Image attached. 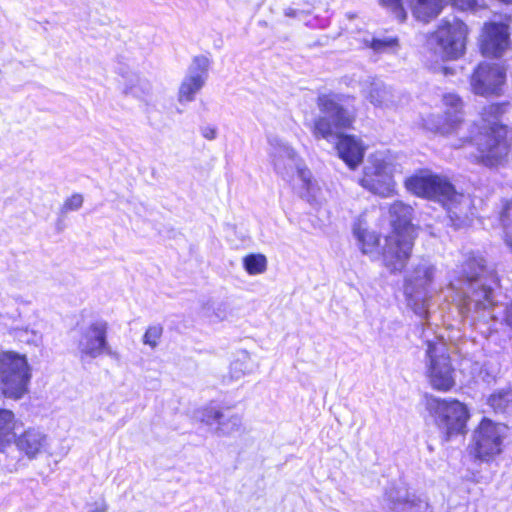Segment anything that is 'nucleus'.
<instances>
[{"label":"nucleus","mask_w":512,"mask_h":512,"mask_svg":"<svg viewBox=\"0 0 512 512\" xmlns=\"http://www.w3.org/2000/svg\"><path fill=\"white\" fill-rule=\"evenodd\" d=\"M507 427L484 418L472 435L471 449L475 458L490 462L503 451Z\"/></svg>","instance_id":"obj_11"},{"label":"nucleus","mask_w":512,"mask_h":512,"mask_svg":"<svg viewBox=\"0 0 512 512\" xmlns=\"http://www.w3.org/2000/svg\"><path fill=\"white\" fill-rule=\"evenodd\" d=\"M360 185L380 197H392L396 193V184L390 167L382 158L372 156L364 167Z\"/></svg>","instance_id":"obj_12"},{"label":"nucleus","mask_w":512,"mask_h":512,"mask_svg":"<svg viewBox=\"0 0 512 512\" xmlns=\"http://www.w3.org/2000/svg\"><path fill=\"white\" fill-rule=\"evenodd\" d=\"M363 43L366 47L371 48L376 53H384L394 50L398 47L397 38H376V37H365Z\"/></svg>","instance_id":"obj_31"},{"label":"nucleus","mask_w":512,"mask_h":512,"mask_svg":"<svg viewBox=\"0 0 512 512\" xmlns=\"http://www.w3.org/2000/svg\"><path fill=\"white\" fill-rule=\"evenodd\" d=\"M354 236L358 240V245L364 254L371 253L379 244V237L376 233L367 229L366 224L358 219L353 226Z\"/></svg>","instance_id":"obj_27"},{"label":"nucleus","mask_w":512,"mask_h":512,"mask_svg":"<svg viewBox=\"0 0 512 512\" xmlns=\"http://www.w3.org/2000/svg\"><path fill=\"white\" fill-rule=\"evenodd\" d=\"M503 113V104L492 103L483 107L476 124L477 133L460 138L473 142L477 148L476 161L488 167L499 165L509 152L508 130L500 123Z\"/></svg>","instance_id":"obj_3"},{"label":"nucleus","mask_w":512,"mask_h":512,"mask_svg":"<svg viewBox=\"0 0 512 512\" xmlns=\"http://www.w3.org/2000/svg\"><path fill=\"white\" fill-rule=\"evenodd\" d=\"M384 504L391 512H432L426 499L411 494L404 486H391L384 495Z\"/></svg>","instance_id":"obj_18"},{"label":"nucleus","mask_w":512,"mask_h":512,"mask_svg":"<svg viewBox=\"0 0 512 512\" xmlns=\"http://www.w3.org/2000/svg\"><path fill=\"white\" fill-rule=\"evenodd\" d=\"M285 14H286V16L292 17V16H295V11L293 9L289 8L285 11Z\"/></svg>","instance_id":"obj_41"},{"label":"nucleus","mask_w":512,"mask_h":512,"mask_svg":"<svg viewBox=\"0 0 512 512\" xmlns=\"http://www.w3.org/2000/svg\"><path fill=\"white\" fill-rule=\"evenodd\" d=\"M30 373L25 356L6 352L0 356V391L8 398L19 399L27 391Z\"/></svg>","instance_id":"obj_10"},{"label":"nucleus","mask_w":512,"mask_h":512,"mask_svg":"<svg viewBox=\"0 0 512 512\" xmlns=\"http://www.w3.org/2000/svg\"><path fill=\"white\" fill-rule=\"evenodd\" d=\"M425 406L447 438L466 432L469 413L461 402L426 395Z\"/></svg>","instance_id":"obj_8"},{"label":"nucleus","mask_w":512,"mask_h":512,"mask_svg":"<svg viewBox=\"0 0 512 512\" xmlns=\"http://www.w3.org/2000/svg\"><path fill=\"white\" fill-rule=\"evenodd\" d=\"M442 100L445 107L444 118L431 125L427 123V128L443 135L455 134L464 138L469 125L463 121L462 99L455 93H447Z\"/></svg>","instance_id":"obj_16"},{"label":"nucleus","mask_w":512,"mask_h":512,"mask_svg":"<svg viewBox=\"0 0 512 512\" xmlns=\"http://www.w3.org/2000/svg\"><path fill=\"white\" fill-rule=\"evenodd\" d=\"M344 97L337 94H322L317 98L321 112L314 122L313 134L328 141L340 134V130L352 126L354 115L343 106Z\"/></svg>","instance_id":"obj_6"},{"label":"nucleus","mask_w":512,"mask_h":512,"mask_svg":"<svg viewBox=\"0 0 512 512\" xmlns=\"http://www.w3.org/2000/svg\"><path fill=\"white\" fill-rule=\"evenodd\" d=\"M208 67L209 60L206 57L197 56L193 59L188 73L179 87L178 100L180 103L192 102L195 99V95L206 83Z\"/></svg>","instance_id":"obj_19"},{"label":"nucleus","mask_w":512,"mask_h":512,"mask_svg":"<svg viewBox=\"0 0 512 512\" xmlns=\"http://www.w3.org/2000/svg\"><path fill=\"white\" fill-rule=\"evenodd\" d=\"M83 196L79 193H75L71 195L69 198H67L62 207H61V213L67 214L71 211H77L79 210L83 205Z\"/></svg>","instance_id":"obj_35"},{"label":"nucleus","mask_w":512,"mask_h":512,"mask_svg":"<svg viewBox=\"0 0 512 512\" xmlns=\"http://www.w3.org/2000/svg\"><path fill=\"white\" fill-rule=\"evenodd\" d=\"M383 5L390 8L400 21L406 19V12L402 7L401 0H381Z\"/></svg>","instance_id":"obj_37"},{"label":"nucleus","mask_w":512,"mask_h":512,"mask_svg":"<svg viewBox=\"0 0 512 512\" xmlns=\"http://www.w3.org/2000/svg\"><path fill=\"white\" fill-rule=\"evenodd\" d=\"M505 83V72L497 64L483 62L473 71L469 79L473 94L483 97L499 96Z\"/></svg>","instance_id":"obj_14"},{"label":"nucleus","mask_w":512,"mask_h":512,"mask_svg":"<svg viewBox=\"0 0 512 512\" xmlns=\"http://www.w3.org/2000/svg\"><path fill=\"white\" fill-rule=\"evenodd\" d=\"M405 187L413 194L440 202L455 228L467 226L474 210L469 196L458 193L450 181L429 170H420L405 180Z\"/></svg>","instance_id":"obj_2"},{"label":"nucleus","mask_w":512,"mask_h":512,"mask_svg":"<svg viewBox=\"0 0 512 512\" xmlns=\"http://www.w3.org/2000/svg\"><path fill=\"white\" fill-rule=\"evenodd\" d=\"M108 323L96 320L82 329L78 340L80 358L95 359L103 353L112 354L107 340Z\"/></svg>","instance_id":"obj_17"},{"label":"nucleus","mask_w":512,"mask_h":512,"mask_svg":"<svg viewBox=\"0 0 512 512\" xmlns=\"http://www.w3.org/2000/svg\"><path fill=\"white\" fill-rule=\"evenodd\" d=\"M501 223L504 230V240L512 250V200L509 201L501 214Z\"/></svg>","instance_id":"obj_33"},{"label":"nucleus","mask_w":512,"mask_h":512,"mask_svg":"<svg viewBox=\"0 0 512 512\" xmlns=\"http://www.w3.org/2000/svg\"><path fill=\"white\" fill-rule=\"evenodd\" d=\"M162 334L163 327L161 325L157 324L149 326L143 335V343L154 349L157 347Z\"/></svg>","instance_id":"obj_34"},{"label":"nucleus","mask_w":512,"mask_h":512,"mask_svg":"<svg viewBox=\"0 0 512 512\" xmlns=\"http://www.w3.org/2000/svg\"><path fill=\"white\" fill-rule=\"evenodd\" d=\"M467 26L459 19H443L428 37L429 47L446 59H457L464 54Z\"/></svg>","instance_id":"obj_9"},{"label":"nucleus","mask_w":512,"mask_h":512,"mask_svg":"<svg viewBox=\"0 0 512 512\" xmlns=\"http://www.w3.org/2000/svg\"><path fill=\"white\" fill-rule=\"evenodd\" d=\"M336 149L339 157L348 165L355 169L363 160L365 147L362 141L352 135L338 134Z\"/></svg>","instance_id":"obj_21"},{"label":"nucleus","mask_w":512,"mask_h":512,"mask_svg":"<svg viewBox=\"0 0 512 512\" xmlns=\"http://www.w3.org/2000/svg\"><path fill=\"white\" fill-rule=\"evenodd\" d=\"M414 236L409 233L392 232L385 239L382 251L383 265L391 273L401 272L411 257Z\"/></svg>","instance_id":"obj_13"},{"label":"nucleus","mask_w":512,"mask_h":512,"mask_svg":"<svg viewBox=\"0 0 512 512\" xmlns=\"http://www.w3.org/2000/svg\"><path fill=\"white\" fill-rule=\"evenodd\" d=\"M199 420L209 427L217 424L213 433L219 437L240 435L245 430L241 415L216 406L204 407L199 412Z\"/></svg>","instance_id":"obj_15"},{"label":"nucleus","mask_w":512,"mask_h":512,"mask_svg":"<svg viewBox=\"0 0 512 512\" xmlns=\"http://www.w3.org/2000/svg\"><path fill=\"white\" fill-rule=\"evenodd\" d=\"M250 356L246 351L238 354L237 358L230 365V377L239 380L245 375L251 373Z\"/></svg>","instance_id":"obj_29"},{"label":"nucleus","mask_w":512,"mask_h":512,"mask_svg":"<svg viewBox=\"0 0 512 512\" xmlns=\"http://www.w3.org/2000/svg\"><path fill=\"white\" fill-rule=\"evenodd\" d=\"M436 276L437 267L428 259L413 263L405 273L403 292L407 305L421 318L428 313Z\"/></svg>","instance_id":"obj_5"},{"label":"nucleus","mask_w":512,"mask_h":512,"mask_svg":"<svg viewBox=\"0 0 512 512\" xmlns=\"http://www.w3.org/2000/svg\"><path fill=\"white\" fill-rule=\"evenodd\" d=\"M488 404L495 412H506L512 406V390L503 389L491 394Z\"/></svg>","instance_id":"obj_30"},{"label":"nucleus","mask_w":512,"mask_h":512,"mask_svg":"<svg viewBox=\"0 0 512 512\" xmlns=\"http://www.w3.org/2000/svg\"><path fill=\"white\" fill-rule=\"evenodd\" d=\"M425 363L426 376L433 389L447 392L455 385L454 369L443 339L427 341Z\"/></svg>","instance_id":"obj_7"},{"label":"nucleus","mask_w":512,"mask_h":512,"mask_svg":"<svg viewBox=\"0 0 512 512\" xmlns=\"http://www.w3.org/2000/svg\"><path fill=\"white\" fill-rule=\"evenodd\" d=\"M201 135L207 140H214L217 137V129L213 126H204L201 128Z\"/></svg>","instance_id":"obj_38"},{"label":"nucleus","mask_w":512,"mask_h":512,"mask_svg":"<svg viewBox=\"0 0 512 512\" xmlns=\"http://www.w3.org/2000/svg\"><path fill=\"white\" fill-rule=\"evenodd\" d=\"M510 45L508 26L503 23H489L484 27L481 50L486 56L500 57Z\"/></svg>","instance_id":"obj_20"},{"label":"nucleus","mask_w":512,"mask_h":512,"mask_svg":"<svg viewBox=\"0 0 512 512\" xmlns=\"http://www.w3.org/2000/svg\"><path fill=\"white\" fill-rule=\"evenodd\" d=\"M268 143L269 155L275 172L286 181L297 178L300 181L299 195L308 202L316 201L319 194L317 182L295 150L277 136H270Z\"/></svg>","instance_id":"obj_4"},{"label":"nucleus","mask_w":512,"mask_h":512,"mask_svg":"<svg viewBox=\"0 0 512 512\" xmlns=\"http://www.w3.org/2000/svg\"><path fill=\"white\" fill-rule=\"evenodd\" d=\"M446 0H413V15L423 22H429L442 10ZM461 9H470L476 5V0H453Z\"/></svg>","instance_id":"obj_22"},{"label":"nucleus","mask_w":512,"mask_h":512,"mask_svg":"<svg viewBox=\"0 0 512 512\" xmlns=\"http://www.w3.org/2000/svg\"><path fill=\"white\" fill-rule=\"evenodd\" d=\"M362 92L374 106L388 107L394 104L392 90L377 78H367L362 83Z\"/></svg>","instance_id":"obj_23"},{"label":"nucleus","mask_w":512,"mask_h":512,"mask_svg":"<svg viewBox=\"0 0 512 512\" xmlns=\"http://www.w3.org/2000/svg\"><path fill=\"white\" fill-rule=\"evenodd\" d=\"M485 263L482 256L473 252L463 255V260L457 266V276L448 285L455 292L453 301L457 303L460 313L472 320L494 319L492 309L497 303L495 288L499 280L495 271Z\"/></svg>","instance_id":"obj_1"},{"label":"nucleus","mask_w":512,"mask_h":512,"mask_svg":"<svg viewBox=\"0 0 512 512\" xmlns=\"http://www.w3.org/2000/svg\"><path fill=\"white\" fill-rule=\"evenodd\" d=\"M504 320L507 326L512 329V302L506 307Z\"/></svg>","instance_id":"obj_40"},{"label":"nucleus","mask_w":512,"mask_h":512,"mask_svg":"<svg viewBox=\"0 0 512 512\" xmlns=\"http://www.w3.org/2000/svg\"><path fill=\"white\" fill-rule=\"evenodd\" d=\"M243 265L250 275L262 274L267 269V259L262 254H250L244 257Z\"/></svg>","instance_id":"obj_32"},{"label":"nucleus","mask_w":512,"mask_h":512,"mask_svg":"<svg viewBox=\"0 0 512 512\" xmlns=\"http://www.w3.org/2000/svg\"><path fill=\"white\" fill-rule=\"evenodd\" d=\"M124 91L136 98H143L150 93L151 84L138 74H131L125 79Z\"/></svg>","instance_id":"obj_28"},{"label":"nucleus","mask_w":512,"mask_h":512,"mask_svg":"<svg viewBox=\"0 0 512 512\" xmlns=\"http://www.w3.org/2000/svg\"><path fill=\"white\" fill-rule=\"evenodd\" d=\"M213 314L218 321L229 319V317L232 316L230 304L228 302L218 303L213 309Z\"/></svg>","instance_id":"obj_36"},{"label":"nucleus","mask_w":512,"mask_h":512,"mask_svg":"<svg viewBox=\"0 0 512 512\" xmlns=\"http://www.w3.org/2000/svg\"><path fill=\"white\" fill-rule=\"evenodd\" d=\"M18 421L11 410L0 408V452L15 440Z\"/></svg>","instance_id":"obj_26"},{"label":"nucleus","mask_w":512,"mask_h":512,"mask_svg":"<svg viewBox=\"0 0 512 512\" xmlns=\"http://www.w3.org/2000/svg\"><path fill=\"white\" fill-rule=\"evenodd\" d=\"M108 505L105 501L96 502L93 504L91 512H107Z\"/></svg>","instance_id":"obj_39"},{"label":"nucleus","mask_w":512,"mask_h":512,"mask_svg":"<svg viewBox=\"0 0 512 512\" xmlns=\"http://www.w3.org/2000/svg\"><path fill=\"white\" fill-rule=\"evenodd\" d=\"M412 212V207L401 201H396L390 205L389 214L394 228L393 232L399 231L413 235V227L411 225Z\"/></svg>","instance_id":"obj_25"},{"label":"nucleus","mask_w":512,"mask_h":512,"mask_svg":"<svg viewBox=\"0 0 512 512\" xmlns=\"http://www.w3.org/2000/svg\"><path fill=\"white\" fill-rule=\"evenodd\" d=\"M17 448L27 457H36L46 446L47 436L38 429L29 428L24 431L18 438L15 437Z\"/></svg>","instance_id":"obj_24"}]
</instances>
